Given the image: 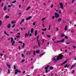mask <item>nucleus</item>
I'll return each mask as SVG.
<instances>
[{"label": "nucleus", "instance_id": "obj_1", "mask_svg": "<svg viewBox=\"0 0 76 76\" xmlns=\"http://www.w3.org/2000/svg\"><path fill=\"white\" fill-rule=\"evenodd\" d=\"M63 57V56L61 54H59L58 56L57 57V60L62 59Z\"/></svg>", "mask_w": 76, "mask_h": 76}, {"label": "nucleus", "instance_id": "obj_2", "mask_svg": "<svg viewBox=\"0 0 76 76\" xmlns=\"http://www.w3.org/2000/svg\"><path fill=\"white\" fill-rule=\"evenodd\" d=\"M11 42L12 43V45H13L15 43V41L13 40V38L12 37L11 38Z\"/></svg>", "mask_w": 76, "mask_h": 76}, {"label": "nucleus", "instance_id": "obj_3", "mask_svg": "<svg viewBox=\"0 0 76 76\" xmlns=\"http://www.w3.org/2000/svg\"><path fill=\"white\" fill-rule=\"evenodd\" d=\"M59 5L60 6L61 9H63V7H64V6L63 5V4L62 2L60 3Z\"/></svg>", "mask_w": 76, "mask_h": 76}, {"label": "nucleus", "instance_id": "obj_4", "mask_svg": "<svg viewBox=\"0 0 76 76\" xmlns=\"http://www.w3.org/2000/svg\"><path fill=\"white\" fill-rule=\"evenodd\" d=\"M52 61H54V62H56L57 61V56L54 57L52 59Z\"/></svg>", "mask_w": 76, "mask_h": 76}, {"label": "nucleus", "instance_id": "obj_5", "mask_svg": "<svg viewBox=\"0 0 76 76\" xmlns=\"http://www.w3.org/2000/svg\"><path fill=\"white\" fill-rule=\"evenodd\" d=\"M55 16L56 18H58L60 16V15L58 13H55Z\"/></svg>", "mask_w": 76, "mask_h": 76}, {"label": "nucleus", "instance_id": "obj_6", "mask_svg": "<svg viewBox=\"0 0 76 76\" xmlns=\"http://www.w3.org/2000/svg\"><path fill=\"white\" fill-rule=\"evenodd\" d=\"M29 31H28V33H26L25 34V38H26V37H28L29 36Z\"/></svg>", "mask_w": 76, "mask_h": 76}, {"label": "nucleus", "instance_id": "obj_7", "mask_svg": "<svg viewBox=\"0 0 76 76\" xmlns=\"http://www.w3.org/2000/svg\"><path fill=\"white\" fill-rule=\"evenodd\" d=\"M7 66L8 67L9 69H11V66H10V65L9 64V63H7Z\"/></svg>", "mask_w": 76, "mask_h": 76}, {"label": "nucleus", "instance_id": "obj_8", "mask_svg": "<svg viewBox=\"0 0 76 76\" xmlns=\"http://www.w3.org/2000/svg\"><path fill=\"white\" fill-rule=\"evenodd\" d=\"M15 71H17L18 73H21V71L20 69H16L15 70Z\"/></svg>", "mask_w": 76, "mask_h": 76}, {"label": "nucleus", "instance_id": "obj_9", "mask_svg": "<svg viewBox=\"0 0 76 76\" xmlns=\"http://www.w3.org/2000/svg\"><path fill=\"white\" fill-rule=\"evenodd\" d=\"M31 18H32L31 16H30L28 18H26V20H29V19H31Z\"/></svg>", "mask_w": 76, "mask_h": 76}, {"label": "nucleus", "instance_id": "obj_10", "mask_svg": "<svg viewBox=\"0 0 76 76\" xmlns=\"http://www.w3.org/2000/svg\"><path fill=\"white\" fill-rule=\"evenodd\" d=\"M31 53V51H29L28 52H27L26 53V54L27 55H30Z\"/></svg>", "mask_w": 76, "mask_h": 76}, {"label": "nucleus", "instance_id": "obj_11", "mask_svg": "<svg viewBox=\"0 0 76 76\" xmlns=\"http://www.w3.org/2000/svg\"><path fill=\"white\" fill-rule=\"evenodd\" d=\"M61 20H62V19L61 18H59L58 20V21L59 22V23H60L61 21Z\"/></svg>", "mask_w": 76, "mask_h": 76}, {"label": "nucleus", "instance_id": "obj_12", "mask_svg": "<svg viewBox=\"0 0 76 76\" xmlns=\"http://www.w3.org/2000/svg\"><path fill=\"white\" fill-rule=\"evenodd\" d=\"M7 9V7L5 6H4L3 8V10H6Z\"/></svg>", "mask_w": 76, "mask_h": 76}, {"label": "nucleus", "instance_id": "obj_13", "mask_svg": "<svg viewBox=\"0 0 76 76\" xmlns=\"http://www.w3.org/2000/svg\"><path fill=\"white\" fill-rule=\"evenodd\" d=\"M4 34L7 35V36H9V34H7L6 31H4Z\"/></svg>", "mask_w": 76, "mask_h": 76}, {"label": "nucleus", "instance_id": "obj_14", "mask_svg": "<svg viewBox=\"0 0 76 76\" xmlns=\"http://www.w3.org/2000/svg\"><path fill=\"white\" fill-rule=\"evenodd\" d=\"M53 68H54L52 66H50V67L49 68L50 70H53Z\"/></svg>", "mask_w": 76, "mask_h": 76}, {"label": "nucleus", "instance_id": "obj_15", "mask_svg": "<svg viewBox=\"0 0 76 76\" xmlns=\"http://www.w3.org/2000/svg\"><path fill=\"white\" fill-rule=\"evenodd\" d=\"M15 23H16V21H15V20H13L11 21V23H12V24Z\"/></svg>", "mask_w": 76, "mask_h": 76}, {"label": "nucleus", "instance_id": "obj_16", "mask_svg": "<svg viewBox=\"0 0 76 76\" xmlns=\"http://www.w3.org/2000/svg\"><path fill=\"white\" fill-rule=\"evenodd\" d=\"M34 29L33 28H32L31 30V34H32L34 32Z\"/></svg>", "mask_w": 76, "mask_h": 76}, {"label": "nucleus", "instance_id": "obj_17", "mask_svg": "<svg viewBox=\"0 0 76 76\" xmlns=\"http://www.w3.org/2000/svg\"><path fill=\"white\" fill-rule=\"evenodd\" d=\"M64 67L65 68H66V67H67V68H69V66L68 65V64H66L64 66Z\"/></svg>", "mask_w": 76, "mask_h": 76}, {"label": "nucleus", "instance_id": "obj_18", "mask_svg": "<svg viewBox=\"0 0 76 76\" xmlns=\"http://www.w3.org/2000/svg\"><path fill=\"white\" fill-rule=\"evenodd\" d=\"M7 27L8 28H10V24H9L7 25Z\"/></svg>", "mask_w": 76, "mask_h": 76}, {"label": "nucleus", "instance_id": "obj_19", "mask_svg": "<svg viewBox=\"0 0 76 76\" xmlns=\"http://www.w3.org/2000/svg\"><path fill=\"white\" fill-rule=\"evenodd\" d=\"M67 61H65L63 63V64H62L61 65V66H63V64H64L66 63H67Z\"/></svg>", "mask_w": 76, "mask_h": 76}, {"label": "nucleus", "instance_id": "obj_20", "mask_svg": "<svg viewBox=\"0 0 76 76\" xmlns=\"http://www.w3.org/2000/svg\"><path fill=\"white\" fill-rule=\"evenodd\" d=\"M41 30L43 31H47V28H45L44 29H42Z\"/></svg>", "mask_w": 76, "mask_h": 76}, {"label": "nucleus", "instance_id": "obj_21", "mask_svg": "<svg viewBox=\"0 0 76 76\" xmlns=\"http://www.w3.org/2000/svg\"><path fill=\"white\" fill-rule=\"evenodd\" d=\"M67 26H66L65 27V28H64V30L65 31H67Z\"/></svg>", "mask_w": 76, "mask_h": 76}, {"label": "nucleus", "instance_id": "obj_22", "mask_svg": "<svg viewBox=\"0 0 76 76\" xmlns=\"http://www.w3.org/2000/svg\"><path fill=\"white\" fill-rule=\"evenodd\" d=\"M5 19H7V18H9V16L6 15L5 17Z\"/></svg>", "mask_w": 76, "mask_h": 76}, {"label": "nucleus", "instance_id": "obj_23", "mask_svg": "<svg viewBox=\"0 0 76 76\" xmlns=\"http://www.w3.org/2000/svg\"><path fill=\"white\" fill-rule=\"evenodd\" d=\"M31 9V7H28V8L26 9V10H28L29 9Z\"/></svg>", "mask_w": 76, "mask_h": 76}, {"label": "nucleus", "instance_id": "obj_24", "mask_svg": "<svg viewBox=\"0 0 76 76\" xmlns=\"http://www.w3.org/2000/svg\"><path fill=\"white\" fill-rule=\"evenodd\" d=\"M37 30H36L35 31V36H36V35H37Z\"/></svg>", "mask_w": 76, "mask_h": 76}, {"label": "nucleus", "instance_id": "obj_25", "mask_svg": "<svg viewBox=\"0 0 76 76\" xmlns=\"http://www.w3.org/2000/svg\"><path fill=\"white\" fill-rule=\"evenodd\" d=\"M33 54L34 56L35 55V54H36V53L35 52V50H34L33 51Z\"/></svg>", "mask_w": 76, "mask_h": 76}, {"label": "nucleus", "instance_id": "obj_26", "mask_svg": "<svg viewBox=\"0 0 76 76\" xmlns=\"http://www.w3.org/2000/svg\"><path fill=\"white\" fill-rule=\"evenodd\" d=\"M16 1H12V2H11V3H14V4H15V3H16Z\"/></svg>", "mask_w": 76, "mask_h": 76}, {"label": "nucleus", "instance_id": "obj_27", "mask_svg": "<svg viewBox=\"0 0 76 76\" xmlns=\"http://www.w3.org/2000/svg\"><path fill=\"white\" fill-rule=\"evenodd\" d=\"M2 24V21L1 20H0V26H1V24Z\"/></svg>", "mask_w": 76, "mask_h": 76}, {"label": "nucleus", "instance_id": "obj_28", "mask_svg": "<svg viewBox=\"0 0 76 76\" xmlns=\"http://www.w3.org/2000/svg\"><path fill=\"white\" fill-rule=\"evenodd\" d=\"M73 48L74 49H75L76 48V46H75V45H74L73 46H72Z\"/></svg>", "mask_w": 76, "mask_h": 76}, {"label": "nucleus", "instance_id": "obj_29", "mask_svg": "<svg viewBox=\"0 0 76 76\" xmlns=\"http://www.w3.org/2000/svg\"><path fill=\"white\" fill-rule=\"evenodd\" d=\"M8 72L9 74L10 73V70H9V69H8Z\"/></svg>", "mask_w": 76, "mask_h": 76}, {"label": "nucleus", "instance_id": "obj_30", "mask_svg": "<svg viewBox=\"0 0 76 76\" xmlns=\"http://www.w3.org/2000/svg\"><path fill=\"white\" fill-rule=\"evenodd\" d=\"M24 47H25V43H23V45L22 46V47L23 48H24Z\"/></svg>", "mask_w": 76, "mask_h": 76}, {"label": "nucleus", "instance_id": "obj_31", "mask_svg": "<svg viewBox=\"0 0 76 76\" xmlns=\"http://www.w3.org/2000/svg\"><path fill=\"white\" fill-rule=\"evenodd\" d=\"M46 36L47 37H48V38H50V37H51V36L50 35H47Z\"/></svg>", "mask_w": 76, "mask_h": 76}, {"label": "nucleus", "instance_id": "obj_32", "mask_svg": "<svg viewBox=\"0 0 76 76\" xmlns=\"http://www.w3.org/2000/svg\"><path fill=\"white\" fill-rule=\"evenodd\" d=\"M45 19H46L45 18H43L42 19V21H43V20H45Z\"/></svg>", "mask_w": 76, "mask_h": 76}, {"label": "nucleus", "instance_id": "obj_33", "mask_svg": "<svg viewBox=\"0 0 76 76\" xmlns=\"http://www.w3.org/2000/svg\"><path fill=\"white\" fill-rule=\"evenodd\" d=\"M64 39H63L61 40V42H64Z\"/></svg>", "mask_w": 76, "mask_h": 76}, {"label": "nucleus", "instance_id": "obj_34", "mask_svg": "<svg viewBox=\"0 0 76 76\" xmlns=\"http://www.w3.org/2000/svg\"><path fill=\"white\" fill-rule=\"evenodd\" d=\"M65 36V35L64 34H63L61 35V37H64Z\"/></svg>", "mask_w": 76, "mask_h": 76}, {"label": "nucleus", "instance_id": "obj_35", "mask_svg": "<svg viewBox=\"0 0 76 76\" xmlns=\"http://www.w3.org/2000/svg\"><path fill=\"white\" fill-rule=\"evenodd\" d=\"M38 45H39V47H40V43H39V42H38Z\"/></svg>", "mask_w": 76, "mask_h": 76}, {"label": "nucleus", "instance_id": "obj_36", "mask_svg": "<svg viewBox=\"0 0 76 76\" xmlns=\"http://www.w3.org/2000/svg\"><path fill=\"white\" fill-rule=\"evenodd\" d=\"M56 31H58V30H59V29H58V28H56Z\"/></svg>", "mask_w": 76, "mask_h": 76}, {"label": "nucleus", "instance_id": "obj_37", "mask_svg": "<svg viewBox=\"0 0 76 76\" xmlns=\"http://www.w3.org/2000/svg\"><path fill=\"white\" fill-rule=\"evenodd\" d=\"M36 53H39V50H37L36 51Z\"/></svg>", "mask_w": 76, "mask_h": 76}, {"label": "nucleus", "instance_id": "obj_38", "mask_svg": "<svg viewBox=\"0 0 76 76\" xmlns=\"http://www.w3.org/2000/svg\"><path fill=\"white\" fill-rule=\"evenodd\" d=\"M76 64L73 65L72 66V67H74V66H76Z\"/></svg>", "mask_w": 76, "mask_h": 76}, {"label": "nucleus", "instance_id": "obj_39", "mask_svg": "<svg viewBox=\"0 0 76 76\" xmlns=\"http://www.w3.org/2000/svg\"><path fill=\"white\" fill-rule=\"evenodd\" d=\"M25 61V60L24 59H23V60H22V61H21V63H23V62H24V61Z\"/></svg>", "mask_w": 76, "mask_h": 76}, {"label": "nucleus", "instance_id": "obj_40", "mask_svg": "<svg viewBox=\"0 0 76 76\" xmlns=\"http://www.w3.org/2000/svg\"><path fill=\"white\" fill-rule=\"evenodd\" d=\"M45 70H48V68L47 67H45Z\"/></svg>", "mask_w": 76, "mask_h": 76}, {"label": "nucleus", "instance_id": "obj_41", "mask_svg": "<svg viewBox=\"0 0 76 76\" xmlns=\"http://www.w3.org/2000/svg\"><path fill=\"white\" fill-rule=\"evenodd\" d=\"M42 26L44 28H45V26H44V23H42Z\"/></svg>", "mask_w": 76, "mask_h": 76}, {"label": "nucleus", "instance_id": "obj_42", "mask_svg": "<svg viewBox=\"0 0 76 76\" xmlns=\"http://www.w3.org/2000/svg\"><path fill=\"white\" fill-rule=\"evenodd\" d=\"M52 18L53 19H54V18H55V16H52Z\"/></svg>", "mask_w": 76, "mask_h": 76}, {"label": "nucleus", "instance_id": "obj_43", "mask_svg": "<svg viewBox=\"0 0 76 76\" xmlns=\"http://www.w3.org/2000/svg\"><path fill=\"white\" fill-rule=\"evenodd\" d=\"M17 74H18V72H17V71H15V74L16 75Z\"/></svg>", "mask_w": 76, "mask_h": 76}, {"label": "nucleus", "instance_id": "obj_44", "mask_svg": "<svg viewBox=\"0 0 76 76\" xmlns=\"http://www.w3.org/2000/svg\"><path fill=\"white\" fill-rule=\"evenodd\" d=\"M16 37L17 38H19V37H20V36H16Z\"/></svg>", "mask_w": 76, "mask_h": 76}, {"label": "nucleus", "instance_id": "obj_45", "mask_svg": "<svg viewBox=\"0 0 76 76\" xmlns=\"http://www.w3.org/2000/svg\"><path fill=\"white\" fill-rule=\"evenodd\" d=\"M65 38H66V39H67V38H68V37H67V36H66L65 37Z\"/></svg>", "mask_w": 76, "mask_h": 76}, {"label": "nucleus", "instance_id": "obj_46", "mask_svg": "<svg viewBox=\"0 0 76 76\" xmlns=\"http://www.w3.org/2000/svg\"><path fill=\"white\" fill-rule=\"evenodd\" d=\"M18 42L19 43H20V44H22V42L21 41H18Z\"/></svg>", "mask_w": 76, "mask_h": 76}, {"label": "nucleus", "instance_id": "obj_47", "mask_svg": "<svg viewBox=\"0 0 76 76\" xmlns=\"http://www.w3.org/2000/svg\"><path fill=\"white\" fill-rule=\"evenodd\" d=\"M15 26V24H14L13 26H12V28H14Z\"/></svg>", "mask_w": 76, "mask_h": 76}, {"label": "nucleus", "instance_id": "obj_48", "mask_svg": "<svg viewBox=\"0 0 76 76\" xmlns=\"http://www.w3.org/2000/svg\"><path fill=\"white\" fill-rule=\"evenodd\" d=\"M43 54H44V53H42V54H40V56H43Z\"/></svg>", "mask_w": 76, "mask_h": 76}, {"label": "nucleus", "instance_id": "obj_49", "mask_svg": "<svg viewBox=\"0 0 76 76\" xmlns=\"http://www.w3.org/2000/svg\"><path fill=\"white\" fill-rule=\"evenodd\" d=\"M14 69H16V66L15 65L14 66Z\"/></svg>", "mask_w": 76, "mask_h": 76}, {"label": "nucleus", "instance_id": "obj_50", "mask_svg": "<svg viewBox=\"0 0 76 76\" xmlns=\"http://www.w3.org/2000/svg\"><path fill=\"white\" fill-rule=\"evenodd\" d=\"M59 13H60V14H61V11H60V10L59 12H58Z\"/></svg>", "mask_w": 76, "mask_h": 76}, {"label": "nucleus", "instance_id": "obj_51", "mask_svg": "<svg viewBox=\"0 0 76 76\" xmlns=\"http://www.w3.org/2000/svg\"><path fill=\"white\" fill-rule=\"evenodd\" d=\"M75 0H72V4H73V3L74 1H75Z\"/></svg>", "mask_w": 76, "mask_h": 76}, {"label": "nucleus", "instance_id": "obj_52", "mask_svg": "<svg viewBox=\"0 0 76 76\" xmlns=\"http://www.w3.org/2000/svg\"><path fill=\"white\" fill-rule=\"evenodd\" d=\"M24 20H25L24 19H23L21 21L22 22H24Z\"/></svg>", "mask_w": 76, "mask_h": 76}, {"label": "nucleus", "instance_id": "obj_53", "mask_svg": "<svg viewBox=\"0 0 76 76\" xmlns=\"http://www.w3.org/2000/svg\"><path fill=\"white\" fill-rule=\"evenodd\" d=\"M33 25H35V22H34L33 23Z\"/></svg>", "mask_w": 76, "mask_h": 76}, {"label": "nucleus", "instance_id": "obj_54", "mask_svg": "<svg viewBox=\"0 0 76 76\" xmlns=\"http://www.w3.org/2000/svg\"><path fill=\"white\" fill-rule=\"evenodd\" d=\"M11 6H11V5H9L8 6V7H11Z\"/></svg>", "mask_w": 76, "mask_h": 76}, {"label": "nucleus", "instance_id": "obj_55", "mask_svg": "<svg viewBox=\"0 0 76 76\" xmlns=\"http://www.w3.org/2000/svg\"><path fill=\"white\" fill-rule=\"evenodd\" d=\"M22 57H24V55H23V54H21Z\"/></svg>", "mask_w": 76, "mask_h": 76}, {"label": "nucleus", "instance_id": "obj_56", "mask_svg": "<svg viewBox=\"0 0 76 76\" xmlns=\"http://www.w3.org/2000/svg\"><path fill=\"white\" fill-rule=\"evenodd\" d=\"M34 69V66H31V69Z\"/></svg>", "mask_w": 76, "mask_h": 76}, {"label": "nucleus", "instance_id": "obj_57", "mask_svg": "<svg viewBox=\"0 0 76 76\" xmlns=\"http://www.w3.org/2000/svg\"><path fill=\"white\" fill-rule=\"evenodd\" d=\"M18 7L19 8H20V7H21V5H19Z\"/></svg>", "mask_w": 76, "mask_h": 76}, {"label": "nucleus", "instance_id": "obj_58", "mask_svg": "<svg viewBox=\"0 0 76 76\" xmlns=\"http://www.w3.org/2000/svg\"><path fill=\"white\" fill-rule=\"evenodd\" d=\"M57 42H61V40H59V41H57Z\"/></svg>", "mask_w": 76, "mask_h": 76}, {"label": "nucleus", "instance_id": "obj_59", "mask_svg": "<svg viewBox=\"0 0 76 76\" xmlns=\"http://www.w3.org/2000/svg\"><path fill=\"white\" fill-rule=\"evenodd\" d=\"M3 3H2V4H1V7H3Z\"/></svg>", "mask_w": 76, "mask_h": 76}, {"label": "nucleus", "instance_id": "obj_60", "mask_svg": "<svg viewBox=\"0 0 76 76\" xmlns=\"http://www.w3.org/2000/svg\"><path fill=\"white\" fill-rule=\"evenodd\" d=\"M53 6H54V5H53V4H52L51 6V8H52L53 7Z\"/></svg>", "mask_w": 76, "mask_h": 76}, {"label": "nucleus", "instance_id": "obj_61", "mask_svg": "<svg viewBox=\"0 0 76 76\" xmlns=\"http://www.w3.org/2000/svg\"><path fill=\"white\" fill-rule=\"evenodd\" d=\"M44 34V32H42V35H43V34Z\"/></svg>", "mask_w": 76, "mask_h": 76}, {"label": "nucleus", "instance_id": "obj_62", "mask_svg": "<svg viewBox=\"0 0 76 76\" xmlns=\"http://www.w3.org/2000/svg\"><path fill=\"white\" fill-rule=\"evenodd\" d=\"M47 67H48H48H50V65H47Z\"/></svg>", "mask_w": 76, "mask_h": 76}, {"label": "nucleus", "instance_id": "obj_63", "mask_svg": "<svg viewBox=\"0 0 76 76\" xmlns=\"http://www.w3.org/2000/svg\"><path fill=\"white\" fill-rule=\"evenodd\" d=\"M31 35H32V34L31 33L30 34L29 36L31 37Z\"/></svg>", "mask_w": 76, "mask_h": 76}, {"label": "nucleus", "instance_id": "obj_64", "mask_svg": "<svg viewBox=\"0 0 76 76\" xmlns=\"http://www.w3.org/2000/svg\"><path fill=\"white\" fill-rule=\"evenodd\" d=\"M72 71V73H74L75 72V70H73Z\"/></svg>", "mask_w": 76, "mask_h": 76}]
</instances>
